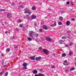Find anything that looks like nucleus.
Returning <instances> with one entry per match:
<instances>
[{
  "instance_id": "nucleus-57",
  "label": "nucleus",
  "mask_w": 76,
  "mask_h": 76,
  "mask_svg": "<svg viewBox=\"0 0 76 76\" xmlns=\"http://www.w3.org/2000/svg\"><path fill=\"white\" fill-rule=\"evenodd\" d=\"M75 60L76 61V57L75 58Z\"/></svg>"
},
{
  "instance_id": "nucleus-59",
  "label": "nucleus",
  "mask_w": 76,
  "mask_h": 76,
  "mask_svg": "<svg viewBox=\"0 0 76 76\" xmlns=\"http://www.w3.org/2000/svg\"><path fill=\"white\" fill-rule=\"evenodd\" d=\"M2 25H3V26L4 25V24H2Z\"/></svg>"
},
{
  "instance_id": "nucleus-52",
  "label": "nucleus",
  "mask_w": 76,
  "mask_h": 76,
  "mask_svg": "<svg viewBox=\"0 0 76 76\" xmlns=\"http://www.w3.org/2000/svg\"><path fill=\"white\" fill-rule=\"evenodd\" d=\"M5 34H7V31H5Z\"/></svg>"
},
{
  "instance_id": "nucleus-9",
  "label": "nucleus",
  "mask_w": 76,
  "mask_h": 76,
  "mask_svg": "<svg viewBox=\"0 0 76 76\" xmlns=\"http://www.w3.org/2000/svg\"><path fill=\"white\" fill-rule=\"evenodd\" d=\"M37 18V16L36 15H33L31 16V19H35Z\"/></svg>"
},
{
  "instance_id": "nucleus-38",
  "label": "nucleus",
  "mask_w": 76,
  "mask_h": 76,
  "mask_svg": "<svg viewBox=\"0 0 76 76\" xmlns=\"http://www.w3.org/2000/svg\"><path fill=\"white\" fill-rule=\"evenodd\" d=\"M73 45V44L71 43H70L68 45L69 46H71V45Z\"/></svg>"
},
{
  "instance_id": "nucleus-19",
  "label": "nucleus",
  "mask_w": 76,
  "mask_h": 76,
  "mask_svg": "<svg viewBox=\"0 0 76 76\" xmlns=\"http://www.w3.org/2000/svg\"><path fill=\"white\" fill-rule=\"evenodd\" d=\"M4 71H2L1 72H0V76H1L4 73Z\"/></svg>"
},
{
  "instance_id": "nucleus-58",
  "label": "nucleus",
  "mask_w": 76,
  "mask_h": 76,
  "mask_svg": "<svg viewBox=\"0 0 76 76\" xmlns=\"http://www.w3.org/2000/svg\"><path fill=\"white\" fill-rule=\"evenodd\" d=\"M65 72H67V70H66V69L65 70Z\"/></svg>"
},
{
  "instance_id": "nucleus-14",
  "label": "nucleus",
  "mask_w": 76,
  "mask_h": 76,
  "mask_svg": "<svg viewBox=\"0 0 76 76\" xmlns=\"http://www.w3.org/2000/svg\"><path fill=\"white\" fill-rule=\"evenodd\" d=\"M32 72L34 74H37L38 73V71L37 70H34Z\"/></svg>"
},
{
  "instance_id": "nucleus-28",
  "label": "nucleus",
  "mask_w": 76,
  "mask_h": 76,
  "mask_svg": "<svg viewBox=\"0 0 76 76\" xmlns=\"http://www.w3.org/2000/svg\"><path fill=\"white\" fill-rule=\"evenodd\" d=\"M4 75H5V76H7L8 75V72H6Z\"/></svg>"
},
{
  "instance_id": "nucleus-29",
  "label": "nucleus",
  "mask_w": 76,
  "mask_h": 76,
  "mask_svg": "<svg viewBox=\"0 0 76 76\" xmlns=\"http://www.w3.org/2000/svg\"><path fill=\"white\" fill-rule=\"evenodd\" d=\"M59 18L60 19V20H62L63 19V17H60Z\"/></svg>"
},
{
  "instance_id": "nucleus-61",
  "label": "nucleus",
  "mask_w": 76,
  "mask_h": 76,
  "mask_svg": "<svg viewBox=\"0 0 76 76\" xmlns=\"http://www.w3.org/2000/svg\"><path fill=\"white\" fill-rule=\"evenodd\" d=\"M25 10H26V9H25Z\"/></svg>"
},
{
  "instance_id": "nucleus-60",
  "label": "nucleus",
  "mask_w": 76,
  "mask_h": 76,
  "mask_svg": "<svg viewBox=\"0 0 76 76\" xmlns=\"http://www.w3.org/2000/svg\"><path fill=\"white\" fill-rule=\"evenodd\" d=\"M64 0V1H65L66 0Z\"/></svg>"
},
{
  "instance_id": "nucleus-39",
  "label": "nucleus",
  "mask_w": 76,
  "mask_h": 76,
  "mask_svg": "<svg viewBox=\"0 0 76 76\" xmlns=\"http://www.w3.org/2000/svg\"><path fill=\"white\" fill-rule=\"evenodd\" d=\"M6 10H5L0 9V11H4Z\"/></svg>"
},
{
  "instance_id": "nucleus-17",
  "label": "nucleus",
  "mask_w": 76,
  "mask_h": 76,
  "mask_svg": "<svg viewBox=\"0 0 76 76\" xmlns=\"http://www.w3.org/2000/svg\"><path fill=\"white\" fill-rule=\"evenodd\" d=\"M63 40H60L59 41V43L60 44H63Z\"/></svg>"
},
{
  "instance_id": "nucleus-32",
  "label": "nucleus",
  "mask_w": 76,
  "mask_h": 76,
  "mask_svg": "<svg viewBox=\"0 0 76 76\" xmlns=\"http://www.w3.org/2000/svg\"><path fill=\"white\" fill-rule=\"evenodd\" d=\"M15 30H16V31H17V32H19V29L18 28H16L15 29Z\"/></svg>"
},
{
  "instance_id": "nucleus-49",
  "label": "nucleus",
  "mask_w": 76,
  "mask_h": 76,
  "mask_svg": "<svg viewBox=\"0 0 76 76\" xmlns=\"http://www.w3.org/2000/svg\"><path fill=\"white\" fill-rule=\"evenodd\" d=\"M7 66V65H4V67H6V66Z\"/></svg>"
},
{
  "instance_id": "nucleus-53",
  "label": "nucleus",
  "mask_w": 76,
  "mask_h": 76,
  "mask_svg": "<svg viewBox=\"0 0 76 76\" xmlns=\"http://www.w3.org/2000/svg\"><path fill=\"white\" fill-rule=\"evenodd\" d=\"M53 56H56V55L55 54L53 53Z\"/></svg>"
},
{
  "instance_id": "nucleus-24",
  "label": "nucleus",
  "mask_w": 76,
  "mask_h": 76,
  "mask_svg": "<svg viewBox=\"0 0 76 76\" xmlns=\"http://www.w3.org/2000/svg\"><path fill=\"white\" fill-rule=\"evenodd\" d=\"M72 53H73V52L70 51L69 54V55L70 56H72Z\"/></svg>"
},
{
  "instance_id": "nucleus-2",
  "label": "nucleus",
  "mask_w": 76,
  "mask_h": 76,
  "mask_svg": "<svg viewBox=\"0 0 76 76\" xmlns=\"http://www.w3.org/2000/svg\"><path fill=\"white\" fill-rule=\"evenodd\" d=\"M43 51L46 55H48L49 54V53H48V50H47L43 49Z\"/></svg>"
},
{
  "instance_id": "nucleus-45",
  "label": "nucleus",
  "mask_w": 76,
  "mask_h": 76,
  "mask_svg": "<svg viewBox=\"0 0 76 76\" xmlns=\"http://www.w3.org/2000/svg\"><path fill=\"white\" fill-rule=\"evenodd\" d=\"M65 45V47H69V45Z\"/></svg>"
},
{
  "instance_id": "nucleus-15",
  "label": "nucleus",
  "mask_w": 76,
  "mask_h": 76,
  "mask_svg": "<svg viewBox=\"0 0 76 76\" xmlns=\"http://www.w3.org/2000/svg\"><path fill=\"white\" fill-rule=\"evenodd\" d=\"M66 23L67 26H69L70 24V22H69V21H67Z\"/></svg>"
},
{
  "instance_id": "nucleus-13",
  "label": "nucleus",
  "mask_w": 76,
  "mask_h": 76,
  "mask_svg": "<svg viewBox=\"0 0 76 76\" xmlns=\"http://www.w3.org/2000/svg\"><path fill=\"white\" fill-rule=\"evenodd\" d=\"M23 67H26L27 66V63L24 62L23 64Z\"/></svg>"
},
{
  "instance_id": "nucleus-4",
  "label": "nucleus",
  "mask_w": 76,
  "mask_h": 76,
  "mask_svg": "<svg viewBox=\"0 0 76 76\" xmlns=\"http://www.w3.org/2000/svg\"><path fill=\"white\" fill-rule=\"evenodd\" d=\"M42 59V58L41 57V56H39V57H37L35 58V60L36 61H39V60H40Z\"/></svg>"
},
{
  "instance_id": "nucleus-20",
  "label": "nucleus",
  "mask_w": 76,
  "mask_h": 76,
  "mask_svg": "<svg viewBox=\"0 0 76 76\" xmlns=\"http://www.w3.org/2000/svg\"><path fill=\"white\" fill-rule=\"evenodd\" d=\"M35 41H36V42H37V43H38V44H39V41H40L39 39L35 40Z\"/></svg>"
},
{
  "instance_id": "nucleus-54",
  "label": "nucleus",
  "mask_w": 76,
  "mask_h": 76,
  "mask_svg": "<svg viewBox=\"0 0 76 76\" xmlns=\"http://www.w3.org/2000/svg\"><path fill=\"white\" fill-rule=\"evenodd\" d=\"M74 34H76V31H75L74 32Z\"/></svg>"
},
{
  "instance_id": "nucleus-27",
  "label": "nucleus",
  "mask_w": 76,
  "mask_h": 76,
  "mask_svg": "<svg viewBox=\"0 0 76 76\" xmlns=\"http://www.w3.org/2000/svg\"><path fill=\"white\" fill-rule=\"evenodd\" d=\"M14 47L15 48H18V46L17 45H14Z\"/></svg>"
},
{
  "instance_id": "nucleus-35",
  "label": "nucleus",
  "mask_w": 76,
  "mask_h": 76,
  "mask_svg": "<svg viewBox=\"0 0 76 76\" xmlns=\"http://www.w3.org/2000/svg\"><path fill=\"white\" fill-rule=\"evenodd\" d=\"M55 66H54L53 65L51 66V68L52 69H54V68H55Z\"/></svg>"
},
{
  "instance_id": "nucleus-11",
  "label": "nucleus",
  "mask_w": 76,
  "mask_h": 76,
  "mask_svg": "<svg viewBox=\"0 0 76 76\" xmlns=\"http://www.w3.org/2000/svg\"><path fill=\"white\" fill-rule=\"evenodd\" d=\"M56 21H55L54 22V24H53V25H50V26H52V27H53V26H56Z\"/></svg>"
},
{
  "instance_id": "nucleus-26",
  "label": "nucleus",
  "mask_w": 76,
  "mask_h": 76,
  "mask_svg": "<svg viewBox=\"0 0 76 76\" xmlns=\"http://www.w3.org/2000/svg\"><path fill=\"white\" fill-rule=\"evenodd\" d=\"M39 32L41 33V32H43V31H42V29H39Z\"/></svg>"
},
{
  "instance_id": "nucleus-47",
  "label": "nucleus",
  "mask_w": 76,
  "mask_h": 76,
  "mask_svg": "<svg viewBox=\"0 0 76 76\" xmlns=\"http://www.w3.org/2000/svg\"><path fill=\"white\" fill-rule=\"evenodd\" d=\"M48 11H51V9H48Z\"/></svg>"
},
{
  "instance_id": "nucleus-10",
  "label": "nucleus",
  "mask_w": 76,
  "mask_h": 76,
  "mask_svg": "<svg viewBox=\"0 0 76 76\" xmlns=\"http://www.w3.org/2000/svg\"><path fill=\"white\" fill-rule=\"evenodd\" d=\"M63 64L65 66H67V61L65 60L64 63H63Z\"/></svg>"
},
{
  "instance_id": "nucleus-3",
  "label": "nucleus",
  "mask_w": 76,
  "mask_h": 76,
  "mask_svg": "<svg viewBox=\"0 0 76 76\" xmlns=\"http://www.w3.org/2000/svg\"><path fill=\"white\" fill-rule=\"evenodd\" d=\"M12 17V14H11L10 12H8L7 14V17L8 18H11Z\"/></svg>"
},
{
  "instance_id": "nucleus-40",
  "label": "nucleus",
  "mask_w": 76,
  "mask_h": 76,
  "mask_svg": "<svg viewBox=\"0 0 76 76\" xmlns=\"http://www.w3.org/2000/svg\"><path fill=\"white\" fill-rule=\"evenodd\" d=\"M34 26H37V23H34Z\"/></svg>"
},
{
  "instance_id": "nucleus-41",
  "label": "nucleus",
  "mask_w": 76,
  "mask_h": 76,
  "mask_svg": "<svg viewBox=\"0 0 76 76\" xmlns=\"http://www.w3.org/2000/svg\"><path fill=\"white\" fill-rule=\"evenodd\" d=\"M22 26H23L22 24H20V28H22Z\"/></svg>"
},
{
  "instance_id": "nucleus-21",
  "label": "nucleus",
  "mask_w": 76,
  "mask_h": 76,
  "mask_svg": "<svg viewBox=\"0 0 76 76\" xmlns=\"http://www.w3.org/2000/svg\"><path fill=\"white\" fill-rule=\"evenodd\" d=\"M10 50V48H8L6 50V51L7 52H9Z\"/></svg>"
},
{
  "instance_id": "nucleus-18",
  "label": "nucleus",
  "mask_w": 76,
  "mask_h": 76,
  "mask_svg": "<svg viewBox=\"0 0 76 76\" xmlns=\"http://www.w3.org/2000/svg\"><path fill=\"white\" fill-rule=\"evenodd\" d=\"M31 10H36V8H35V7L33 6L31 8Z\"/></svg>"
},
{
  "instance_id": "nucleus-37",
  "label": "nucleus",
  "mask_w": 76,
  "mask_h": 76,
  "mask_svg": "<svg viewBox=\"0 0 76 76\" xmlns=\"http://www.w3.org/2000/svg\"><path fill=\"white\" fill-rule=\"evenodd\" d=\"M39 49L40 50H41L42 49V47H40L39 48Z\"/></svg>"
},
{
  "instance_id": "nucleus-46",
  "label": "nucleus",
  "mask_w": 76,
  "mask_h": 76,
  "mask_svg": "<svg viewBox=\"0 0 76 76\" xmlns=\"http://www.w3.org/2000/svg\"><path fill=\"white\" fill-rule=\"evenodd\" d=\"M72 20L74 21V20H75V19L74 18H72Z\"/></svg>"
},
{
  "instance_id": "nucleus-1",
  "label": "nucleus",
  "mask_w": 76,
  "mask_h": 76,
  "mask_svg": "<svg viewBox=\"0 0 76 76\" xmlns=\"http://www.w3.org/2000/svg\"><path fill=\"white\" fill-rule=\"evenodd\" d=\"M30 35H29L30 37H31L32 39H35V37H38L39 36V34L37 33H35V32L32 31H29Z\"/></svg>"
},
{
  "instance_id": "nucleus-44",
  "label": "nucleus",
  "mask_w": 76,
  "mask_h": 76,
  "mask_svg": "<svg viewBox=\"0 0 76 76\" xmlns=\"http://www.w3.org/2000/svg\"><path fill=\"white\" fill-rule=\"evenodd\" d=\"M23 31H25L26 29L25 28H24V27L23 28Z\"/></svg>"
},
{
  "instance_id": "nucleus-56",
  "label": "nucleus",
  "mask_w": 76,
  "mask_h": 76,
  "mask_svg": "<svg viewBox=\"0 0 76 76\" xmlns=\"http://www.w3.org/2000/svg\"><path fill=\"white\" fill-rule=\"evenodd\" d=\"M19 22H21V20H20L19 21Z\"/></svg>"
},
{
  "instance_id": "nucleus-7",
  "label": "nucleus",
  "mask_w": 76,
  "mask_h": 76,
  "mask_svg": "<svg viewBox=\"0 0 76 76\" xmlns=\"http://www.w3.org/2000/svg\"><path fill=\"white\" fill-rule=\"evenodd\" d=\"M34 76H45V75L41 73H39V75H36Z\"/></svg>"
},
{
  "instance_id": "nucleus-50",
  "label": "nucleus",
  "mask_w": 76,
  "mask_h": 76,
  "mask_svg": "<svg viewBox=\"0 0 76 76\" xmlns=\"http://www.w3.org/2000/svg\"><path fill=\"white\" fill-rule=\"evenodd\" d=\"M71 4L72 5V6H73V4L72 2H71Z\"/></svg>"
},
{
  "instance_id": "nucleus-33",
  "label": "nucleus",
  "mask_w": 76,
  "mask_h": 76,
  "mask_svg": "<svg viewBox=\"0 0 76 76\" xmlns=\"http://www.w3.org/2000/svg\"><path fill=\"white\" fill-rule=\"evenodd\" d=\"M58 24L59 25H62V23L60 22H59L58 23Z\"/></svg>"
},
{
  "instance_id": "nucleus-22",
  "label": "nucleus",
  "mask_w": 76,
  "mask_h": 76,
  "mask_svg": "<svg viewBox=\"0 0 76 76\" xmlns=\"http://www.w3.org/2000/svg\"><path fill=\"white\" fill-rule=\"evenodd\" d=\"M75 67H72L70 69V71H72V70H75Z\"/></svg>"
},
{
  "instance_id": "nucleus-36",
  "label": "nucleus",
  "mask_w": 76,
  "mask_h": 76,
  "mask_svg": "<svg viewBox=\"0 0 76 76\" xmlns=\"http://www.w3.org/2000/svg\"><path fill=\"white\" fill-rule=\"evenodd\" d=\"M28 15H27V16H24V18H25V19H26V18H27V17H28Z\"/></svg>"
},
{
  "instance_id": "nucleus-30",
  "label": "nucleus",
  "mask_w": 76,
  "mask_h": 76,
  "mask_svg": "<svg viewBox=\"0 0 76 76\" xmlns=\"http://www.w3.org/2000/svg\"><path fill=\"white\" fill-rule=\"evenodd\" d=\"M62 39H66V37L65 36H63L62 37Z\"/></svg>"
},
{
  "instance_id": "nucleus-16",
  "label": "nucleus",
  "mask_w": 76,
  "mask_h": 76,
  "mask_svg": "<svg viewBox=\"0 0 76 76\" xmlns=\"http://www.w3.org/2000/svg\"><path fill=\"white\" fill-rule=\"evenodd\" d=\"M18 7L20 9V8H22V9H23L24 8V7L22 5H20V6H19Z\"/></svg>"
},
{
  "instance_id": "nucleus-55",
  "label": "nucleus",
  "mask_w": 76,
  "mask_h": 76,
  "mask_svg": "<svg viewBox=\"0 0 76 76\" xmlns=\"http://www.w3.org/2000/svg\"><path fill=\"white\" fill-rule=\"evenodd\" d=\"M40 71H42V70L41 69H40Z\"/></svg>"
},
{
  "instance_id": "nucleus-48",
  "label": "nucleus",
  "mask_w": 76,
  "mask_h": 76,
  "mask_svg": "<svg viewBox=\"0 0 76 76\" xmlns=\"http://www.w3.org/2000/svg\"><path fill=\"white\" fill-rule=\"evenodd\" d=\"M13 39H15V36H13Z\"/></svg>"
},
{
  "instance_id": "nucleus-51",
  "label": "nucleus",
  "mask_w": 76,
  "mask_h": 76,
  "mask_svg": "<svg viewBox=\"0 0 76 76\" xmlns=\"http://www.w3.org/2000/svg\"><path fill=\"white\" fill-rule=\"evenodd\" d=\"M1 56H2V57H3L4 56V55L3 54H1Z\"/></svg>"
},
{
  "instance_id": "nucleus-43",
  "label": "nucleus",
  "mask_w": 76,
  "mask_h": 76,
  "mask_svg": "<svg viewBox=\"0 0 76 76\" xmlns=\"http://www.w3.org/2000/svg\"><path fill=\"white\" fill-rule=\"evenodd\" d=\"M67 4H70V2L68 1L66 3Z\"/></svg>"
},
{
  "instance_id": "nucleus-31",
  "label": "nucleus",
  "mask_w": 76,
  "mask_h": 76,
  "mask_svg": "<svg viewBox=\"0 0 76 76\" xmlns=\"http://www.w3.org/2000/svg\"><path fill=\"white\" fill-rule=\"evenodd\" d=\"M11 4L12 6H15V3L13 2Z\"/></svg>"
},
{
  "instance_id": "nucleus-8",
  "label": "nucleus",
  "mask_w": 76,
  "mask_h": 76,
  "mask_svg": "<svg viewBox=\"0 0 76 76\" xmlns=\"http://www.w3.org/2000/svg\"><path fill=\"white\" fill-rule=\"evenodd\" d=\"M30 60H35V56H33L30 57Z\"/></svg>"
},
{
  "instance_id": "nucleus-42",
  "label": "nucleus",
  "mask_w": 76,
  "mask_h": 76,
  "mask_svg": "<svg viewBox=\"0 0 76 76\" xmlns=\"http://www.w3.org/2000/svg\"><path fill=\"white\" fill-rule=\"evenodd\" d=\"M25 67L23 68V69H27V67L26 66H24Z\"/></svg>"
},
{
  "instance_id": "nucleus-12",
  "label": "nucleus",
  "mask_w": 76,
  "mask_h": 76,
  "mask_svg": "<svg viewBox=\"0 0 76 76\" xmlns=\"http://www.w3.org/2000/svg\"><path fill=\"white\" fill-rule=\"evenodd\" d=\"M43 28L44 29H45V30H47V29H48V27H47L46 26H44Z\"/></svg>"
},
{
  "instance_id": "nucleus-5",
  "label": "nucleus",
  "mask_w": 76,
  "mask_h": 76,
  "mask_svg": "<svg viewBox=\"0 0 76 76\" xmlns=\"http://www.w3.org/2000/svg\"><path fill=\"white\" fill-rule=\"evenodd\" d=\"M24 13H28L29 14V15H31V14L29 10H27L25 11L24 12Z\"/></svg>"
},
{
  "instance_id": "nucleus-6",
  "label": "nucleus",
  "mask_w": 76,
  "mask_h": 76,
  "mask_svg": "<svg viewBox=\"0 0 76 76\" xmlns=\"http://www.w3.org/2000/svg\"><path fill=\"white\" fill-rule=\"evenodd\" d=\"M46 40L48 41H49V42H51L52 41V39L50 37H47L45 38Z\"/></svg>"
},
{
  "instance_id": "nucleus-34",
  "label": "nucleus",
  "mask_w": 76,
  "mask_h": 76,
  "mask_svg": "<svg viewBox=\"0 0 76 76\" xmlns=\"http://www.w3.org/2000/svg\"><path fill=\"white\" fill-rule=\"evenodd\" d=\"M66 31L68 32V33H70V32H71V31L69 30H67Z\"/></svg>"
},
{
  "instance_id": "nucleus-25",
  "label": "nucleus",
  "mask_w": 76,
  "mask_h": 76,
  "mask_svg": "<svg viewBox=\"0 0 76 76\" xmlns=\"http://www.w3.org/2000/svg\"><path fill=\"white\" fill-rule=\"evenodd\" d=\"M62 57H65L66 56V54L64 53L62 54Z\"/></svg>"
},
{
  "instance_id": "nucleus-23",
  "label": "nucleus",
  "mask_w": 76,
  "mask_h": 76,
  "mask_svg": "<svg viewBox=\"0 0 76 76\" xmlns=\"http://www.w3.org/2000/svg\"><path fill=\"white\" fill-rule=\"evenodd\" d=\"M28 41H31L32 40V38L29 37H28Z\"/></svg>"
}]
</instances>
